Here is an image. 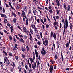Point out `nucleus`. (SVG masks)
<instances>
[{
  "mask_svg": "<svg viewBox=\"0 0 73 73\" xmlns=\"http://www.w3.org/2000/svg\"><path fill=\"white\" fill-rule=\"evenodd\" d=\"M42 41H43V45H45L46 46H48V38H45V41L44 40V37H43V38H42Z\"/></svg>",
  "mask_w": 73,
  "mask_h": 73,
  "instance_id": "obj_1",
  "label": "nucleus"
},
{
  "mask_svg": "<svg viewBox=\"0 0 73 73\" xmlns=\"http://www.w3.org/2000/svg\"><path fill=\"white\" fill-rule=\"evenodd\" d=\"M35 53L36 58V60H38V52L37 50L36 49H35Z\"/></svg>",
  "mask_w": 73,
  "mask_h": 73,
  "instance_id": "obj_2",
  "label": "nucleus"
},
{
  "mask_svg": "<svg viewBox=\"0 0 73 73\" xmlns=\"http://www.w3.org/2000/svg\"><path fill=\"white\" fill-rule=\"evenodd\" d=\"M67 11H70L71 10V7L70 5H68L65 9Z\"/></svg>",
  "mask_w": 73,
  "mask_h": 73,
  "instance_id": "obj_3",
  "label": "nucleus"
},
{
  "mask_svg": "<svg viewBox=\"0 0 73 73\" xmlns=\"http://www.w3.org/2000/svg\"><path fill=\"white\" fill-rule=\"evenodd\" d=\"M50 73H52V71L54 70V67L53 65H50Z\"/></svg>",
  "mask_w": 73,
  "mask_h": 73,
  "instance_id": "obj_4",
  "label": "nucleus"
},
{
  "mask_svg": "<svg viewBox=\"0 0 73 73\" xmlns=\"http://www.w3.org/2000/svg\"><path fill=\"white\" fill-rule=\"evenodd\" d=\"M18 39L19 42H22L23 43H25L24 40L22 38H19Z\"/></svg>",
  "mask_w": 73,
  "mask_h": 73,
  "instance_id": "obj_5",
  "label": "nucleus"
},
{
  "mask_svg": "<svg viewBox=\"0 0 73 73\" xmlns=\"http://www.w3.org/2000/svg\"><path fill=\"white\" fill-rule=\"evenodd\" d=\"M64 25H65V27H68V20L67 19H65V22L64 23Z\"/></svg>",
  "mask_w": 73,
  "mask_h": 73,
  "instance_id": "obj_6",
  "label": "nucleus"
},
{
  "mask_svg": "<svg viewBox=\"0 0 73 73\" xmlns=\"http://www.w3.org/2000/svg\"><path fill=\"white\" fill-rule=\"evenodd\" d=\"M68 40H69V42L66 43V48H68L70 44V38H69L68 39Z\"/></svg>",
  "mask_w": 73,
  "mask_h": 73,
  "instance_id": "obj_7",
  "label": "nucleus"
},
{
  "mask_svg": "<svg viewBox=\"0 0 73 73\" xmlns=\"http://www.w3.org/2000/svg\"><path fill=\"white\" fill-rule=\"evenodd\" d=\"M63 27L64 28V29L63 30V35H64V34H65V31H66L65 29H66L68 27H66L65 25H64Z\"/></svg>",
  "mask_w": 73,
  "mask_h": 73,
  "instance_id": "obj_8",
  "label": "nucleus"
},
{
  "mask_svg": "<svg viewBox=\"0 0 73 73\" xmlns=\"http://www.w3.org/2000/svg\"><path fill=\"white\" fill-rule=\"evenodd\" d=\"M33 13L34 15H38V13L37 11H36V10L35 9L33 11Z\"/></svg>",
  "mask_w": 73,
  "mask_h": 73,
  "instance_id": "obj_9",
  "label": "nucleus"
},
{
  "mask_svg": "<svg viewBox=\"0 0 73 73\" xmlns=\"http://www.w3.org/2000/svg\"><path fill=\"white\" fill-rule=\"evenodd\" d=\"M73 25L72 23H70L69 24V28L71 30H72L73 29Z\"/></svg>",
  "mask_w": 73,
  "mask_h": 73,
  "instance_id": "obj_10",
  "label": "nucleus"
},
{
  "mask_svg": "<svg viewBox=\"0 0 73 73\" xmlns=\"http://www.w3.org/2000/svg\"><path fill=\"white\" fill-rule=\"evenodd\" d=\"M4 63L6 64H7L9 65V64H10V62L8 60L4 62Z\"/></svg>",
  "mask_w": 73,
  "mask_h": 73,
  "instance_id": "obj_11",
  "label": "nucleus"
},
{
  "mask_svg": "<svg viewBox=\"0 0 73 73\" xmlns=\"http://www.w3.org/2000/svg\"><path fill=\"white\" fill-rule=\"evenodd\" d=\"M58 1L59 0H56V4H57L58 7H59L60 5V1Z\"/></svg>",
  "mask_w": 73,
  "mask_h": 73,
  "instance_id": "obj_12",
  "label": "nucleus"
},
{
  "mask_svg": "<svg viewBox=\"0 0 73 73\" xmlns=\"http://www.w3.org/2000/svg\"><path fill=\"white\" fill-rule=\"evenodd\" d=\"M53 37H54V38L55 39V40H56V35L55 33L53 34Z\"/></svg>",
  "mask_w": 73,
  "mask_h": 73,
  "instance_id": "obj_13",
  "label": "nucleus"
},
{
  "mask_svg": "<svg viewBox=\"0 0 73 73\" xmlns=\"http://www.w3.org/2000/svg\"><path fill=\"white\" fill-rule=\"evenodd\" d=\"M18 69H19L20 72L21 71V65L19 66L18 67Z\"/></svg>",
  "mask_w": 73,
  "mask_h": 73,
  "instance_id": "obj_14",
  "label": "nucleus"
},
{
  "mask_svg": "<svg viewBox=\"0 0 73 73\" xmlns=\"http://www.w3.org/2000/svg\"><path fill=\"white\" fill-rule=\"evenodd\" d=\"M41 53L42 55H45L46 54V51H44V52L42 51H41Z\"/></svg>",
  "mask_w": 73,
  "mask_h": 73,
  "instance_id": "obj_15",
  "label": "nucleus"
},
{
  "mask_svg": "<svg viewBox=\"0 0 73 73\" xmlns=\"http://www.w3.org/2000/svg\"><path fill=\"white\" fill-rule=\"evenodd\" d=\"M29 35H30V38H29L30 41H31V42L32 41V36L31 35V34L30 33Z\"/></svg>",
  "mask_w": 73,
  "mask_h": 73,
  "instance_id": "obj_16",
  "label": "nucleus"
},
{
  "mask_svg": "<svg viewBox=\"0 0 73 73\" xmlns=\"http://www.w3.org/2000/svg\"><path fill=\"white\" fill-rule=\"evenodd\" d=\"M58 24V22L57 21H55L54 23V26H56Z\"/></svg>",
  "mask_w": 73,
  "mask_h": 73,
  "instance_id": "obj_17",
  "label": "nucleus"
},
{
  "mask_svg": "<svg viewBox=\"0 0 73 73\" xmlns=\"http://www.w3.org/2000/svg\"><path fill=\"white\" fill-rule=\"evenodd\" d=\"M63 5V8H64V9L65 10L67 7L66 3H64Z\"/></svg>",
  "mask_w": 73,
  "mask_h": 73,
  "instance_id": "obj_18",
  "label": "nucleus"
},
{
  "mask_svg": "<svg viewBox=\"0 0 73 73\" xmlns=\"http://www.w3.org/2000/svg\"><path fill=\"white\" fill-rule=\"evenodd\" d=\"M48 12H50V13H52L53 12V10L52 9L49 10L48 9Z\"/></svg>",
  "mask_w": 73,
  "mask_h": 73,
  "instance_id": "obj_19",
  "label": "nucleus"
},
{
  "mask_svg": "<svg viewBox=\"0 0 73 73\" xmlns=\"http://www.w3.org/2000/svg\"><path fill=\"white\" fill-rule=\"evenodd\" d=\"M23 20L24 21V22H25V17L26 16V15H23Z\"/></svg>",
  "mask_w": 73,
  "mask_h": 73,
  "instance_id": "obj_20",
  "label": "nucleus"
},
{
  "mask_svg": "<svg viewBox=\"0 0 73 73\" xmlns=\"http://www.w3.org/2000/svg\"><path fill=\"white\" fill-rule=\"evenodd\" d=\"M32 28L34 29L35 28V25L34 24H32V25H31Z\"/></svg>",
  "mask_w": 73,
  "mask_h": 73,
  "instance_id": "obj_21",
  "label": "nucleus"
},
{
  "mask_svg": "<svg viewBox=\"0 0 73 73\" xmlns=\"http://www.w3.org/2000/svg\"><path fill=\"white\" fill-rule=\"evenodd\" d=\"M37 44H38V45L39 46H40V45L42 43L41 42H40V41H38L37 43Z\"/></svg>",
  "mask_w": 73,
  "mask_h": 73,
  "instance_id": "obj_22",
  "label": "nucleus"
},
{
  "mask_svg": "<svg viewBox=\"0 0 73 73\" xmlns=\"http://www.w3.org/2000/svg\"><path fill=\"white\" fill-rule=\"evenodd\" d=\"M13 26H11V27H10V28L11 29V33H13Z\"/></svg>",
  "mask_w": 73,
  "mask_h": 73,
  "instance_id": "obj_23",
  "label": "nucleus"
},
{
  "mask_svg": "<svg viewBox=\"0 0 73 73\" xmlns=\"http://www.w3.org/2000/svg\"><path fill=\"white\" fill-rule=\"evenodd\" d=\"M30 32L31 34H33V31L32 30V29L30 28Z\"/></svg>",
  "mask_w": 73,
  "mask_h": 73,
  "instance_id": "obj_24",
  "label": "nucleus"
},
{
  "mask_svg": "<svg viewBox=\"0 0 73 73\" xmlns=\"http://www.w3.org/2000/svg\"><path fill=\"white\" fill-rule=\"evenodd\" d=\"M4 62H5V61H6L7 60H8V58H7V57H5L4 58Z\"/></svg>",
  "mask_w": 73,
  "mask_h": 73,
  "instance_id": "obj_25",
  "label": "nucleus"
},
{
  "mask_svg": "<svg viewBox=\"0 0 73 73\" xmlns=\"http://www.w3.org/2000/svg\"><path fill=\"white\" fill-rule=\"evenodd\" d=\"M23 29L24 30V32H26V30H27V29H26V27H24L23 28Z\"/></svg>",
  "mask_w": 73,
  "mask_h": 73,
  "instance_id": "obj_26",
  "label": "nucleus"
},
{
  "mask_svg": "<svg viewBox=\"0 0 73 73\" xmlns=\"http://www.w3.org/2000/svg\"><path fill=\"white\" fill-rule=\"evenodd\" d=\"M53 32L51 31V32L50 36L52 38L53 37Z\"/></svg>",
  "mask_w": 73,
  "mask_h": 73,
  "instance_id": "obj_27",
  "label": "nucleus"
},
{
  "mask_svg": "<svg viewBox=\"0 0 73 73\" xmlns=\"http://www.w3.org/2000/svg\"><path fill=\"white\" fill-rule=\"evenodd\" d=\"M37 38L38 39L40 40V36L39 35H37Z\"/></svg>",
  "mask_w": 73,
  "mask_h": 73,
  "instance_id": "obj_28",
  "label": "nucleus"
},
{
  "mask_svg": "<svg viewBox=\"0 0 73 73\" xmlns=\"http://www.w3.org/2000/svg\"><path fill=\"white\" fill-rule=\"evenodd\" d=\"M26 49H27V52H28L29 50V47L27 45L26 46Z\"/></svg>",
  "mask_w": 73,
  "mask_h": 73,
  "instance_id": "obj_29",
  "label": "nucleus"
},
{
  "mask_svg": "<svg viewBox=\"0 0 73 73\" xmlns=\"http://www.w3.org/2000/svg\"><path fill=\"white\" fill-rule=\"evenodd\" d=\"M3 53L5 54V55L6 56H7L8 55L7 53L6 52V51H4V50H3Z\"/></svg>",
  "mask_w": 73,
  "mask_h": 73,
  "instance_id": "obj_30",
  "label": "nucleus"
},
{
  "mask_svg": "<svg viewBox=\"0 0 73 73\" xmlns=\"http://www.w3.org/2000/svg\"><path fill=\"white\" fill-rule=\"evenodd\" d=\"M8 54L9 56H12V54L11 52H8Z\"/></svg>",
  "mask_w": 73,
  "mask_h": 73,
  "instance_id": "obj_31",
  "label": "nucleus"
},
{
  "mask_svg": "<svg viewBox=\"0 0 73 73\" xmlns=\"http://www.w3.org/2000/svg\"><path fill=\"white\" fill-rule=\"evenodd\" d=\"M12 15H13V16L15 17H16L17 16L16 14L14 13L13 12H12Z\"/></svg>",
  "mask_w": 73,
  "mask_h": 73,
  "instance_id": "obj_32",
  "label": "nucleus"
},
{
  "mask_svg": "<svg viewBox=\"0 0 73 73\" xmlns=\"http://www.w3.org/2000/svg\"><path fill=\"white\" fill-rule=\"evenodd\" d=\"M18 35L19 36V37H22V38H23V36L22 35H20V34H18Z\"/></svg>",
  "mask_w": 73,
  "mask_h": 73,
  "instance_id": "obj_33",
  "label": "nucleus"
},
{
  "mask_svg": "<svg viewBox=\"0 0 73 73\" xmlns=\"http://www.w3.org/2000/svg\"><path fill=\"white\" fill-rule=\"evenodd\" d=\"M32 67L33 69H35V66L33 64H32Z\"/></svg>",
  "mask_w": 73,
  "mask_h": 73,
  "instance_id": "obj_34",
  "label": "nucleus"
},
{
  "mask_svg": "<svg viewBox=\"0 0 73 73\" xmlns=\"http://www.w3.org/2000/svg\"><path fill=\"white\" fill-rule=\"evenodd\" d=\"M21 50L23 52H24L25 50V49L24 47H23L22 48Z\"/></svg>",
  "mask_w": 73,
  "mask_h": 73,
  "instance_id": "obj_35",
  "label": "nucleus"
},
{
  "mask_svg": "<svg viewBox=\"0 0 73 73\" xmlns=\"http://www.w3.org/2000/svg\"><path fill=\"white\" fill-rule=\"evenodd\" d=\"M34 31H35V33H36L37 32H38V30H37V28H36V27L35 28V29Z\"/></svg>",
  "mask_w": 73,
  "mask_h": 73,
  "instance_id": "obj_36",
  "label": "nucleus"
},
{
  "mask_svg": "<svg viewBox=\"0 0 73 73\" xmlns=\"http://www.w3.org/2000/svg\"><path fill=\"white\" fill-rule=\"evenodd\" d=\"M19 6H20L19 5H17V6L16 7V9L17 10L19 9L20 8V7H19Z\"/></svg>",
  "mask_w": 73,
  "mask_h": 73,
  "instance_id": "obj_37",
  "label": "nucleus"
},
{
  "mask_svg": "<svg viewBox=\"0 0 73 73\" xmlns=\"http://www.w3.org/2000/svg\"><path fill=\"white\" fill-rule=\"evenodd\" d=\"M56 13H57V14H58V15H59L60 13L59 10H56Z\"/></svg>",
  "mask_w": 73,
  "mask_h": 73,
  "instance_id": "obj_38",
  "label": "nucleus"
},
{
  "mask_svg": "<svg viewBox=\"0 0 73 73\" xmlns=\"http://www.w3.org/2000/svg\"><path fill=\"white\" fill-rule=\"evenodd\" d=\"M31 9H30L29 10L28 14L29 15H30L31 14Z\"/></svg>",
  "mask_w": 73,
  "mask_h": 73,
  "instance_id": "obj_39",
  "label": "nucleus"
},
{
  "mask_svg": "<svg viewBox=\"0 0 73 73\" xmlns=\"http://www.w3.org/2000/svg\"><path fill=\"white\" fill-rule=\"evenodd\" d=\"M4 21L5 23H8V21L7 20V19H5L4 20Z\"/></svg>",
  "mask_w": 73,
  "mask_h": 73,
  "instance_id": "obj_40",
  "label": "nucleus"
},
{
  "mask_svg": "<svg viewBox=\"0 0 73 73\" xmlns=\"http://www.w3.org/2000/svg\"><path fill=\"white\" fill-rule=\"evenodd\" d=\"M15 47L17 49H18L17 46V44H15Z\"/></svg>",
  "mask_w": 73,
  "mask_h": 73,
  "instance_id": "obj_41",
  "label": "nucleus"
},
{
  "mask_svg": "<svg viewBox=\"0 0 73 73\" xmlns=\"http://www.w3.org/2000/svg\"><path fill=\"white\" fill-rule=\"evenodd\" d=\"M25 13L24 11H22V15H25Z\"/></svg>",
  "mask_w": 73,
  "mask_h": 73,
  "instance_id": "obj_42",
  "label": "nucleus"
},
{
  "mask_svg": "<svg viewBox=\"0 0 73 73\" xmlns=\"http://www.w3.org/2000/svg\"><path fill=\"white\" fill-rule=\"evenodd\" d=\"M28 24V19H27L26 20V25H27Z\"/></svg>",
  "mask_w": 73,
  "mask_h": 73,
  "instance_id": "obj_43",
  "label": "nucleus"
},
{
  "mask_svg": "<svg viewBox=\"0 0 73 73\" xmlns=\"http://www.w3.org/2000/svg\"><path fill=\"white\" fill-rule=\"evenodd\" d=\"M40 21L41 22H42V23L44 25V23L42 19H40Z\"/></svg>",
  "mask_w": 73,
  "mask_h": 73,
  "instance_id": "obj_44",
  "label": "nucleus"
},
{
  "mask_svg": "<svg viewBox=\"0 0 73 73\" xmlns=\"http://www.w3.org/2000/svg\"><path fill=\"white\" fill-rule=\"evenodd\" d=\"M15 58L16 59V60H18L19 57H18V56H16Z\"/></svg>",
  "mask_w": 73,
  "mask_h": 73,
  "instance_id": "obj_45",
  "label": "nucleus"
},
{
  "mask_svg": "<svg viewBox=\"0 0 73 73\" xmlns=\"http://www.w3.org/2000/svg\"><path fill=\"white\" fill-rule=\"evenodd\" d=\"M13 21L15 22H17V19L16 18H15L13 19Z\"/></svg>",
  "mask_w": 73,
  "mask_h": 73,
  "instance_id": "obj_46",
  "label": "nucleus"
},
{
  "mask_svg": "<svg viewBox=\"0 0 73 73\" xmlns=\"http://www.w3.org/2000/svg\"><path fill=\"white\" fill-rule=\"evenodd\" d=\"M34 47L35 48H38V46L36 45H35L34 46Z\"/></svg>",
  "mask_w": 73,
  "mask_h": 73,
  "instance_id": "obj_47",
  "label": "nucleus"
},
{
  "mask_svg": "<svg viewBox=\"0 0 73 73\" xmlns=\"http://www.w3.org/2000/svg\"><path fill=\"white\" fill-rule=\"evenodd\" d=\"M55 58H56V59L58 58V57L57 56V55L56 54L55 55Z\"/></svg>",
  "mask_w": 73,
  "mask_h": 73,
  "instance_id": "obj_48",
  "label": "nucleus"
},
{
  "mask_svg": "<svg viewBox=\"0 0 73 73\" xmlns=\"http://www.w3.org/2000/svg\"><path fill=\"white\" fill-rule=\"evenodd\" d=\"M55 18L56 19H59V16H55Z\"/></svg>",
  "mask_w": 73,
  "mask_h": 73,
  "instance_id": "obj_49",
  "label": "nucleus"
},
{
  "mask_svg": "<svg viewBox=\"0 0 73 73\" xmlns=\"http://www.w3.org/2000/svg\"><path fill=\"white\" fill-rule=\"evenodd\" d=\"M9 39H10V40H12V36L11 35L9 36Z\"/></svg>",
  "mask_w": 73,
  "mask_h": 73,
  "instance_id": "obj_50",
  "label": "nucleus"
},
{
  "mask_svg": "<svg viewBox=\"0 0 73 73\" xmlns=\"http://www.w3.org/2000/svg\"><path fill=\"white\" fill-rule=\"evenodd\" d=\"M0 15H1V17H4V14H1V13L0 14Z\"/></svg>",
  "mask_w": 73,
  "mask_h": 73,
  "instance_id": "obj_51",
  "label": "nucleus"
},
{
  "mask_svg": "<svg viewBox=\"0 0 73 73\" xmlns=\"http://www.w3.org/2000/svg\"><path fill=\"white\" fill-rule=\"evenodd\" d=\"M37 22H38V23H40V22H39L40 21V20H39V19H37Z\"/></svg>",
  "mask_w": 73,
  "mask_h": 73,
  "instance_id": "obj_52",
  "label": "nucleus"
},
{
  "mask_svg": "<svg viewBox=\"0 0 73 73\" xmlns=\"http://www.w3.org/2000/svg\"><path fill=\"white\" fill-rule=\"evenodd\" d=\"M25 32L27 33V34L28 35H29L28 33H29V31L28 30H27V31Z\"/></svg>",
  "mask_w": 73,
  "mask_h": 73,
  "instance_id": "obj_53",
  "label": "nucleus"
},
{
  "mask_svg": "<svg viewBox=\"0 0 73 73\" xmlns=\"http://www.w3.org/2000/svg\"><path fill=\"white\" fill-rule=\"evenodd\" d=\"M5 33H6L7 34H8V33H7V31L5 30H4Z\"/></svg>",
  "mask_w": 73,
  "mask_h": 73,
  "instance_id": "obj_54",
  "label": "nucleus"
},
{
  "mask_svg": "<svg viewBox=\"0 0 73 73\" xmlns=\"http://www.w3.org/2000/svg\"><path fill=\"white\" fill-rule=\"evenodd\" d=\"M40 36H41V38H42V32L40 33Z\"/></svg>",
  "mask_w": 73,
  "mask_h": 73,
  "instance_id": "obj_55",
  "label": "nucleus"
},
{
  "mask_svg": "<svg viewBox=\"0 0 73 73\" xmlns=\"http://www.w3.org/2000/svg\"><path fill=\"white\" fill-rule=\"evenodd\" d=\"M46 28H48L49 27V25L47 24L46 25Z\"/></svg>",
  "mask_w": 73,
  "mask_h": 73,
  "instance_id": "obj_56",
  "label": "nucleus"
},
{
  "mask_svg": "<svg viewBox=\"0 0 73 73\" xmlns=\"http://www.w3.org/2000/svg\"><path fill=\"white\" fill-rule=\"evenodd\" d=\"M10 6L11 7V8L12 9H13L14 10H15V9L11 5H10Z\"/></svg>",
  "mask_w": 73,
  "mask_h": 73,
  "instance_id": "obj_57",
  "label": "nucleus"
},
{
  "mask_svg": "<svg viewBox=\"0 0 73 73\" xmlns=\"http://www.w3.org/2000/svg\"><path fill=\"white\" fill-rule=\"evenodd\" d=\"M3 13H5V9L3 7Z\"/></svg>",
  "mask_w": 73,
  "mask_h": 73,
  "instance_id": "obj_58",
  "label": "nucleus"
},
{
  "mask_svg": "<svg viewBox=\"0 0 73 73\" xmlns=\"http://www.w3.org/2000/svg\"><path fill=\"white\" fill-rule=\"evenodd\" d=\"M28 66L27 65H25V68H26V70H27V71L28 70Z\"/></svg>",
  "mask_w": 73,
  "mask_h": 73,
  "instance_id": "obj_59",
  "label": "nucleus"
},
{
  "mask_svg": "<svg viewBox=\"0 0 73 73\" xmlns=\"http://www.w3.org/2000/svg\"><path fill=\"white\" fill-rule=\"evenodd\" d=\"M42 51H43V52H44L46 51V50L44 49V48L43 47V48L42 49Z\"/></svg>",
  "mask_w": 73,
  "mask_h": 73,
  "instance_id": "obj_60",
  "label": "nucleus"
},
{
  "mask_svg": "<svg viewBox=\"0 0 73 73\" xmlns=\"http://www.w3.org/2000/svg\"><path fill=\"white\" fill-rule=\"evenodd\" d=\"M18 27V28L20 30H21V31H22V30L21 29V27H20V26H19L18 25L17 26Z\"/></svg>",
  "mask_w": 73,
  "mask_h": 73,
  "instance_id": "obj_61",
  "label": "nucleus"
},
{
  "mask_svg": "<svg viewBox=\"0 0 73 73\" xmlns=\"http://www.w3.org/2000/svg\"><path fill=\"white\" fill-rule=\"evenodd\" d=\"M50 62H51V63H52V64H54V62L52 60H50Z\"/></svg>",
  "mask_w": 73,
  "mask_h": 73,
  "instance_id": "obj_62",
  "label": "nucleus"
},
{
  "mask_svg": "<svg viewBox=\"0 0 73 73\" xmlns=\"http://www.w3.org/2000/svg\"><path fill=\"white\" fill-rule=\"evenodd\" d=\"M48 8H49V9H50V10L52 9V7H51V5H49V7H48Z\"/></svg>",
  "mask_w": 73,
  "mask_h": 73,
  "instance_id": "obj_63",
  "label": "nucleus"
},
{
  "mask_svg": "<svg viewBox=\"0 0 73 73\" xmlns=\"http://www.w3.org/2000/svg\"><path fill=\"white\" fill-rule=\"evenodd\" d=\"M3 17H4V18H7L6 15H5V14H4V16H3Z\"/></svg>",
  "mask_w": 73,
  "mask_h": 73,
  "instance_id": "obj_64",
  "label": "nucleus"
}]
</instances>
